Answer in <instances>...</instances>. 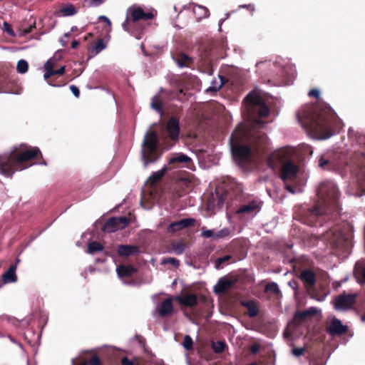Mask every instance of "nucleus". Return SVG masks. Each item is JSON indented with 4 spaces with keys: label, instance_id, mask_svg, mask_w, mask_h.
Returning a JSON list of instances; mask_svg holds the SVG:
<instances>
[{
    "label": "nucleus",
    "instance_id": "nucleus-1",
    "mask_svg": "<svg viewBox=\"0 0 365 365\" xmlns=\"http://www.w3.org/2000/svg\"><path fill=\"white\" fill-rule=\"evenodd\" d=\"M247 137V127L242 123L238 125L230 139L233 158L241 166L246 163H257L261 159L264 148L268 145V139L262 133L255 132L251 134L250 147L241 143Z\"/></svg>",
    "mask_w": 365,
    "mask_h": 365
},
{
    "label": "nucleus",
    "instance_id": "nucleus-2",
    "mask_svg": "<svg viewBox=\"0 0 365 365\" xmlns=\"http://www.w3.org/2000/svg\"><path fill=\"white\" fill-rule=\"evenodd\" d=\"M41 155L37 147L29 150H18L14 148L11 151L0 155V175L11 178L18 170H22L31 166L26 163L34 159L37 155Z\"/></svg>",
    "mask_w": 365,
    "mask_h": 365
},
{
    "label": "nucleus",
    "instance_id": "nucleus-3",
    "mask_svg": "<svg viewBox=\"0 0 365 365\" xmlns=\"http://www.w3.org/2000/svg\"><path fill=\"white\" fill-rule=\"evenodd\" d=\"M318 205L309 209L315 216L325 215L329 212V206L336 205L339 197V191L336 183L331 180L321 182L317 188Z\"/></svg>",
    "mask_w": 365,
    "mask_h": 365
},
{
    "label": "nucleus",
    "instance_id": "nucleus-4",
    "mask_svg": "<svg viewBox=\"0 0 365 365\" xmlns=\"http://www.w3.org/2000/svg\"><path fill=\"white\" fill-rule=\"evenodd\" d=\"M302 115L297 113V118L302 125L317 135L320 140L327 139L333 135L331 123L329 117L324 114L308 117L306 121L302 119Z\"/></svg>",
    "mask_w": 365,
    "mask_h": 365
},
{
    "label": "nucleus",
    "instance_id": "nucleus-5",
    "mask_svg": "<svg viewBox=\"0 0 365 365\" xmlns=\"http://www.w3.org/2000/svg\"><path fill=\"white\" fill-rule=\"evenodd\" d=\"M242 106L244 112L246 111L250 117L258 115L260 118H265L269 114V108L255 91H252L247 95L243 101Z\"/></svg>",
    "mask_w": 365,
    "mask_h": 365
},
{
    "label": "nucleus",
    "instance_id": "nucleus-6",
    "mask_svg": "<svg viewBox=\"0 0 365 365\" xmlns=\"http://www.w3.org/2000/svg\"><path fill=\"white\" fill-rule=\"evenodd\" d=\"M158 143L157 133L153 131L148 132L144 136L142 143L141 156L146 167L148 163H153L156 160L155 152Z\"/></svg>",
    "mask_w": 365,
    "mask_h": 365
},
{
    "label": "nucleus",
    "instance_id": "nucleus-7",
    "mask_svg": "<svg viewBox=\"0 0 365 365\" xmlns=\"http://www.w3.org/2000/svg\"><path fill=\"white\" fill-rule=\"evenodd\" d=\"M299 167L291 160L283 163L280 171V178L285 184V189L294 194L299 191V187L294 188L289 182L296 184L298 180Z\"/></svg>",
    "mask_w": 365,
    "mask_h": 365
},
{
    "label": "nucleus",
    "instance_id": "nucleus-8",
    "mask_svg": "<svg viewBox=\"0 0 365 365\" xmlns=\"http://www.w3.org/2000/svg\"><path fill=\"white\" fill-rule=\"evenodd\" d=\"M356 294L345 293L339 294L334 298V307L338 311H345L352 307L356 301Z\"/></svg>",
    "mask_w": 365,
    "mask_h": 365
},
{
    "label": "nucleus",
    "instance_id": "nucleus-9",
    "mask_svg": "<svg viewBox=\"0 0 365 365\" xmlns=\"http://www.w3.org/2000/svg\"><path fill=\"white\" fill-rule=\"evenodd\" d=\"M261 207L262 202L259 200H253L242 205L237 212L245 214L248 216H255L260 211Z\"/></svg>",
    "mask_w": 365,
    "mask_h": 365
},
{
    "label": "nucleus",
    "instance_id": "nucleus-10",
    "mask_svg": "<svg viewBox=\"0 0 365 365\" xmlns=\"http://www.w3.org/2000/svg\"><path fill=\"white\" fill-rule=\"evenodd\" d=\"M128 14L130 15L133 24H135L139 20H149L154 17L153 12H145L140 7H130Z\"/></svg>",
    "mask_w": 365,
    "mask_h": 365
},
{
    "label": "nucleus",
    "instance_id": "nucleus-11",
    "mask_svg": "<svg viewBox=\"0 0 365 365\" xmlns=\"http://www.w3.org/2000/svg\"><path fill=\"white\" fill-rule=\"evenodd\" d=\"M285 160V153L283 150L274 151L271 153L267 158V165L274 170L276 168L282 165Z\"/></svg>",
    "mask_w": 365,
    "mask_h": 365
},
{
    "label": "nucleus",
    "instance_id": "nucleus-12",
    "mask_svg": "<svg viewBox=\"0 0 365 365\" xmlns=\"http://www.w3.org/2000/svg\"><path fill=\"white\" fill-rule=\"evenodd\" d=\"M195 220L192 218H185L177 222H173L168 227V232L175 233L194 225Z\"/></svg>",
    "mask_w": 365,
    "mask_h": 365
},
{
    "label": "nucleus",
    "instance_id": "nucleus-13",
    "mask_svg": "<svg viewBox=\"0 0 365 365\" xmlns=\"http://www.w3.org/2000/svg\"><path fill=\"white\" fill-rule=\"evenodd\" d=\"M166 129L169 138L173 140H176L178 138L180 133L179 120L177 118L172 117L169 119L167 123Z\"/></svg>",
    "mask_w": 365,
    "mask_h": 365
},
{
    "label": "nucleus",
    "instance_id": "nucleus-14",
    "mask_svg": "<svg viewBox=\"0 0 365 365\" xmlns=\"http://www.w3.org/2000/svg\"><path fill=\"white\" fill-rule=\"evenodd\" d=\"M346 327L344 326L339 319L334 317L333 318L327 331L329 334L334 336L344 334L346 331Z\"/></svg>",
    "mask_w": 365,
    "mask_h": 365
},
{
    "label": "nucleus",
    "instance_id": "nucleus-15",
    "mask_svg": "<svg viewBox=\"0 0 365 365\" xmlns=\"http://www.w3.org/2000/svg\"><path fill=\"white\" fill-rule=\"evenodd\" d=\"M235 284V281L227 278H220L214 286L215 293H223L230 289Z\"/></svg>",
    "mask_w": 365,
    "mask_h": 365
},
{
    "label": "nucleus",
    "instance_id": "nucleus-16",
    "mask_svg": "<svg viewBox=\"0 0 365 365\" xmlns=\"http://www.w3.org/2000/svg\"><path fill=\"white\" fill-rule=\"evenodd\" d=\"M175 300L180 304L187 307H193L197 304V297L194 294H185L175 297Z\"/></svg>",
    "mask_w": 365,
    "mask_h": 365
},
{
    "label": "nucleus",
    "instance_id": "nucleus-17",
    "mask_svg": "<svg viewBox=\"0 0 365 365\" xmlns=\"http://www.w3.org/2000/svg\"><path fill=\"white\" fill-rule=\"evenodd\" d=\"M300 279L304 285L308 287H312L316 282L314 273L311 269H305L300 274Z\"/></svg>",
    "mask_w": 365,
    "mask_h": 365
},
{
    "label": "nucleus",
    "instance_id": "nucleus-18",
    "mask_svg": "<svg viewBox=\"0 0 365 365\" xmlns=\"http://www.w3.org/2000/svg\"><path fill=\"white\" fill-rule=\"evenodd\" d=\"M139 247L135 245H121L118 247V253L120 256L128 257L139 253Z\"/></svg>",
    "mask_w": 365,
    "mask_h": 365
},
{
    "label": "nucleus",
    "instance_id": "nucleus-19",
    "mask_svg": "<svg viewBox=\"0 0 365 365\" xmlns=\"http://www.w3.org/2000/svg\"><path fill=\"white\" fill-rule=\"evenodd\" d=\"M16 264H12L9 267L8 270L2 274V280L4 284L14 283L17 281V276L16 274Z\"/></svg>",
    "mask_w": 365,
    "mask_h": 365
},
{
    "label": "nucleus",
    "instance_id": "nucleus-20",
    "mask_svg": "<svg viewBox=\"0 0 365 365\" xmlns=\"http://www.w3.org/2000/svg\"><path fill=\"white\" fill-rule=\"evenodd\" d=\"M173 307L172 299L170 298L165 299L160 304L158 309V314L163 317L170 314L173 312Z\"/></svg>",
    "mask_w": 365,
    "mask_h": 365
},
{
    "label": "nucleus",
    "instance_id": "nucleus-21",
    "mask_svg": "<svg viewBox=\"0 0 365 365\" xmlns=\"http://www.w3.org/2000/svg\"><path fill=\"white\" fill-rule=\"evenodd\" d=\"M137 269L131 265H120L117 267L116 272L119 278L132 276Z\"/></svg>",
    "mask_w": 365,
    "mask_h": 365
},
{
    "label": "nucleus",
    "instance_id": "nucleus-22",
    "mask_svg": "<svg viewBox=\"0 0 365 365\" xmlns=\"http://www.w3.org/2000/svg\"><path fill=\"white\" fill-rule=\"evenodd\" d=\"M191 162V158L187 155L182 153H176L172 154L168 160V163L170 165L177 164V163H188Z\"/></svg>",
    "mask_w": 365,
    "mask_h": 365
},
{
    "label": "nucleus",
    "instance_id": "nucleus-23",
    "mask_svg": "<svg viewBox=\"0 0 365 365\" xmlns=\"http://www.w3.org/2000/svg\"><path fill=\"white\" fill-rule=\"evenodd\" d=\"M173 61L179 68L188 67L192 62V59L185 53H180L177 56H173Z\"/></svg>",
    "mask_w": 365,
    "mask_h": 365
},
{
    "label": "nucleus",
    "instance_id": "nucleus-24",
    "mask_svg": "<svg viewBox=\"0 0 365 365\" xmlns=\"http://www.w3.org/2000/svg\"><path fill=\"white\" fill-rule=\"evenodd\" d=\"M192 11L195 15L197 21L207 18L210 16V11L208 9L199 4H193Z\"/></svg>",
    "mask_w": 365,
    "mask_h": 365
},
{
    "label": "nucleus",
    "instance_id": "nucleus-25",
    "mask_svg": "<svg viewBox=\"0 0 365 365\" xmlns=\"http://www.w3.org/2000/svg\"><path fill=\"white\" fill-rule=\"evenodd\" d=\"M223 197L219 194L212 195L207 202V209L214 210L215 207H221L223 204Z\"/></svg>",
    "mask_w": 365,
    "mask_h": 365
},
{
    "label": "nucleus",
    "instance_id": "nucleus-26",
    "mask_svg": "<svg viewBox=\"0 0 365 365\" xmlns=\"http://www.w3.org/2000/svg\"><path fill=\"white\" fill-rule=\"evenodd\" d=\"M104 229L108 232H114L118 230L122 229V226H120L118 222V219L117 217L110 218L104 226Z\"/></svg>",
    "mask_w": 365,
    "mask_h": 365
},
{
    "label": "nucleus",
    "instance_id": "nucleus-27",
    "mask_svg": "<svg viewBox=\"0 0 365 365\" xmlns=\"http://www.w3.org/2000/svg\"><path fill=\"white\" fill-rule=\"evenodd\" d=\"M242 305L247 309L250 317H255L258 314V309L254 302L245 301L242 302Z\"/></svg>",
    "mask_w": 365,
    "mask_h": 365
},
{
    "label": "nucleus",
    "instance_id": "nucleus-28",
    "mask_svg": "<svg viewBox=\"0 0 365 365\" xmlns=\"http://www.w3.org/2000/svg\"><path fill=\"white\" fill-rule=\"evenodd\" d=\"M318 165L322 170H331L334 168L333 163L324 155L319 156Z\"/></svg>",
    "mask_w": 365,
    "mask_h": 365
},
{
    "label": "nucleus",
    "instance_id": "nucleus-29",
    "mask_svg": "<svg viewBox=\"0 0 365 365\" xmlns=\"http://www.w3.org/2000/svg\"><path fill=\"white\" fill-rule=\"evenodd\" d=\"M58 12L62 16H71L75 15L77 13V10L72 4H68L61 8Z\"/></svg>",
    "mask_w": 365,
    "mask_h": 365
},
{
    "label": "nucleus",
    "instance_id": "nucleus-30",
    "mask_svg": "<svg viewBox=\"0 0 365 365\" xmlns=\"http://www.w3.org/2000/svg\"><path fill=\"white\" fill-rule=\"evenodd\" d=\"M223 86V81L222 78L220 76V79H213L211 83L210 86L206 89V93H212V92H216L219 91L222 86Z\"/></svg>",
    "mask_w": 365,
    "mask_h": 365
},
{
    "label": "nucleus",
    "instance_id": "nucleus-31",
    "mask_svg": "<svg viewBox=\"0 0 365 365\" xmlns=\"http://www.w3.org/2000/svg\"><path fill=\"white\" fill-rule=\"evenodd\" d=\"M167 169V167L164 166L162 169L153 173L149 178V180L150 181V182L153 184L158 181L160 179H161L164 176Z\"/></svg>",
    "mask_w": 365,
    "mask_h": 365
},
{
    "label": "nucleus",
    "instance_id": "nucleus-32",
    "mask_svg": "<svg viewBox=\"0 0 365 365\" xmlns=\"http://www.w3.org/2000/svg\"><path fill=\"white\" fill-rule=\"evenodd\" d=\"M54 65V63L53 62L52 59L48 60L46 63L44 64V69L45 73L43 74V78L46 80L49 78L53 74V66Z\"/></svg>",
    "mask_w": 365,
    "mask_h": 365
},
{
    "label": "nucleus",
    "instance_id": "nucleus-33",
    "mask_svg": "<svg viewBox=\"0 0 365 365\" xmlns=\"http://www.w3.org/2000/svg\"><path fill=\"white\" fill-rule=\"evenodd\" d=\"M103 247L98 242H91L88 245V250L87 252L93 255L96 252H99L103 251Z\"/></svg>",
    "mask_w": 365,
    "mask_h": 365
},
{
    "label": "nucleus",
    "instance_id": "nucleus-34",
    "mask_svg": "<svg viewBox=\"0 0 365 365\" xmlns=\"http://www.w3.org/2000/svg\"><path fill=\"white\" fill-rule=\"evenodd\" d=\"M150 107L156 110L159 114H162V103L158 96H154L152 98Z\"/></svg>",
    "mask_w": 365,
    "mask_h": 365
},
{
    "label": "nucleus",
    "instance_id": "nucleus-35",
    "mask_svg": "<svg viewBox=\"0 0 365 365\" xmlns=\"http://www.w3.org/2000/svg\"><path fill=\"white\" fill-rule=\"evenodd\" d=\"M172 249L176 255H182L185 250V245L181 242H176L172 244Z\"/></svg>",
    "mask_w": 365,
    "mask_h": 365
},
{
    "label": "nucleus",
    "instance_id": "nucleus-36",
    "mask_svg": "<svg viewBox=\"0 0 365 365\" xmlns=\"http://www.w3.org/2000/svg\"><path fill=\"white\" fill-rule=\"evenodd\" d=\"M265 292H272L277 295L281 294L279 288L276 282H272L267 284L265 287Z\"/></svg>",
    "mask_w": 365,
    "mask_h": 365
},
{
    "label": "nucleus",
    "instance_id": "nucleus-37",
    "mask_svg": "<svg viewBox=\"0 0 365 365\" xmlns=\"http://www.w3.org/2000/svg\"><path fill=\"white\" fill-rule=\"evenodd\" d=\"M29 64L26 60H19L17 63L16 70L19 73H25L27 72Z\"/></svg>",
    "mask_w": 365,
    "mask_h": 365
},
{
    "label": "nucleus",
    "instance_id": "nucleus-38",
    "mask_svg": "<svg viewBox=\"0 0 365 365\" xmlns=\"http://www.w3.org/2000/svg\"><path fill=\"white\" fill-rule=\"evenodd\" d=\"M106 48V43L104 42L103 39L101 38V39L98 40V41L95 44L94 47H93V50L95 51V53L97 54V53H99L103 50H104Z\"/></svg>",
    "mask_w": 365,
    "mask_h": 365
},
{
    "label": "nucleus",
    "instance_id": "nucleus-39",
    "mask_svg": "<svg viewBox=\"0 0 365 365\" xmlns=\"http://www.w3.org/2000/svg\"><path fill=\"white\" fill-rule=\"evenodd\" d=\"M212 348L215 353H221L225 350V343L222 341H217L213 344Z\"/></svg>",
    "mask_w": 365,
    "mask_h": 365
},
{
    "label": "nucleus",
    "instance_id": "nucleus-40",
    "mask_svg": "<svg viewBox=\"0 0 365 365\" xmlns=\"http://www.w3.org/2000/svg\"><path fill=\"white\" fill-rule=\"evenodd\" d=\"M230 233V231L228 228H223L220 231L215 233V239L218 238H225L227 237Z\"/></svg>",
    "mask_w": 365,
    "mask_h": 365
},
{
    "label": "nucleus",
    "instance_id": "nucleus-41",
    "mask_svg": "<svg viewBox=\"0 0 365 365\" xmlns=\"http://www.w3.org/2000/svg\"><path fill=\"white\" fill-rule=\"evenodd\" d=\"M182 346L186 350H190L192 346V339L189 335H186L184 337Z\"/></svg>",
    "mask_w": 365,
    "mask_h": 365
},
{
    "label": "nucleus",
    "instance_id": "nucleus-42",
    "mask_svg": "<svg viewBox=\"0 0 365 365\" xmlns=\"http://www.w3.org/2000/svg\"><path fill=\"white\" fill-rule=\"evenodd\" d=\"M231 258L230 255H225L224 257H220L215 261V267L217 269L221 268V264L226 261L229 260Z\"/></svg>",
    "mask_w": 365,
    "mask_h": 365
},
{
    "label": "nucleus",
    "instance_id": "nucleus-43",
    "mask_svg": "<svg viewBox=\"0 0 365 365\" xmlns=\"http://www.w3.org/2000/svg\"><path fill=\"white\" fill-rule=\"evenodd\" d=\"M162 264H171L175 267H178L180 264V262L178 259H177L175 258L168 257V258H164L162 260Z\"/></svg>",
    "mask_w": 365,
    "mask_h": 365
},
{
    "label": "nucleus",
    "instance_id": "nucleus-44",
    "mask_svg": "<svg viewBox=\"0 0 365 365\" xmlns=\"http://www.w3.org/2000/svg\"><path fill=\"white\" fill-rule=\"evenodd\" d=\"M201 236L205 238H213L215 239V234L211 230H202L201 232Z\"/></svg>",
    "mask_w": 365,
    "mask_h": 365
},
{
    "label": "nucleus",
    "instance_id": "nucleus-45",
    "mask_svg": "<svg viewBox=\"0 0 365 365\" xmlns=\"http://www.w3.org/2000/svg\"><path fill=\"white\" fill-rule=\"evenodd\" d=\"M305 349L303 347L294 348L292 350V353L294 356L299 357L304 354Z\"/></svg>",
    "mask_w": 365,
    "mask_h": 365
},
{
    "label": "nucleus",
    "instance_id": "nucleus-46",
    "mask_svg": "<svg viewBox=\"0 0 365 365\" xmlns=\"http://www.w3.org/2000/svg\"><path fill=\"white\" fill-rule=\"evenodd\" d=\"M307 316H309V311L306 309L302 312H297L294 315V317L297 319H304Z\"/></svg>",
    "mask_w": 365,
    "mask_h": 365
},
{
    "label": "nucleus",
    "instance_id": "nucleus-47",
    "mask_svg": "<svg viewBox=\"0 0 365 365\" xmlns=\"http://www.w3.org/2000/svg\"><path fill=\"white\" fill-rule=\"evenodd\" d=\"M117 218L118 219V222L120 223V226H122V229L127 226L130 222L129 219L126 217H120Z\"/></svg>",
    "mask_w": 365,
    "mask_h": 365
},
{
    "label": "nucleus",
    "instance_id": "nucleus-48",
    "mask_svg": "<svg viewBox=\"0 0 365 365\" xmlns=\"http://www.w3.org/2000/svg\"><path fill=\"white\" fill-rule=\"evenodd\" d=\"M4 31L10 36H15V34L12 30L11 26L7 23H4Z\"/></svg>",
    "mask_w": 365,
    "mask_h": 365
},
{
    "label": "nucleus",
    "instance_id": "nucleus-49",
    "mask_svg": "<svg viewBox=\"0 0 365 365\" xmlns=\"http://www.w3.org/2000/svg\"><path fill=\"white\" fill-rule=\"evenodd\" d=\"M309 96L310 97H315L316 98H319L320 96V91L318 89H312L309 92Z\"/></svg>",
    "mask_w": 365,
    "mask_h": 365
},
{
    "label": "nucleus",
    "instance_id": "nucleus-50",
    "mask_svg": "<svg viewBox=\"0 0 365 365\" xmlns=\"http://www.w3.org/2000/svg\"><path fill=\"white\" fill-rule=\"evenodd\" d=\"M70 90L76 98L79 97L80 91L77 86L71 85L70 86Z\"/></svg>",
    "mask_w": 365,
    "mask_h": 365
},
{
    "label": "nucleus",
    "instance_id": "nucleus-51",
    "mask_svg": "<svg viewBox=\"0 0 365 365\" xmlns=\"http://www.w3.org/2000/svg\"><path fill=\"white\" fill-rule=\"evenodd\" d=\"M356 269H361V276L363 279V282L365 284V266L364 267H361V264L359 262H356Z\"/></svg>",
    "mask_w": 365,
    "mask_h": 365
},
{
    "label": "nucleus",
    "instance_id": "nucleus-52",
    "mask_svg": "<svg viewBox=\"0 0 365 365\" xmlns=\"http://www.w3.org/2000/svg\"><path fill=\"white\" fill-rule=\"evenodd\" d=\"M72 365H88V362L85 360L72 359Z\"/></svg>",
    "mask_w": 365,
    "mask_h": 365
},
{
    "label": "nucleus",
    "instance_id": "nucleus-53",
    "mask_svg": "<svg viewBox=\"0 0 365 365\" xmlns=\"http://www.w3.org/2000/svg\"><path fill=\"white\" fill-rule=\"evenodd\" d=\"M129 21H130L129 16H127L125 21L122 24V27H123V30L125 31H130V29L128 28Z\"/></svg>",
    "mask_w": 365,
    "mask_h": 365
},
{
    "label": "nucleus",
    "instance_id": "nucleus-54",
    "mask_svg": "<svg viewBox=\"0 0 365 365\" xmlns=\"http://www.w3.org/2000/svg\"><path fill=\"white\" fill-rule=\"evenodd\" d=\"M240 9H248L251 11L252 14L255 11V9L252 4H242L239 6Z\"/></svg>",
    "mask_w": 365,
    "mask_h": 365
},
{
    "label": "nucleus",
    "instance_id": "nucleus-55",
    "mask_svg": "<svg viewBox=\"0 0 365 365\" xmlns=\"http://www.w3.org/2000/svg\"><path fill=\"white\" fill-rule=\"evenodd\" d=\"M88 363L91 365H101L100 359L97 356H93Z\"/></svg>",
    "mask_w": 365,
    "mask_h": 365
},
{
    "label": "nucleus",
    "instance_id": "nucleus-56",
    "mask_svg": "<svg viewBox=\"0 0 365 365\" xmlns=\"http://www.w3.org/2000/svg\"><path fill=\"white\" fill-rule=\"evenodd\" d=\"M121 363L123 365H134L133 362L127 357H123Z\"/></svg>",
    "mask_w": 365,
    "mask_h": 365
},
{
    "label": "nucleus",
    "instance_id": "nucleus-57",
    "mask_svg": "<svg viewBox=\"0 0 365 365\" xmlns=\"http://www.w3.org/2000/svg\"><path fill=\"white\" fill-rule=\"evenodd\" d=\"M66 67L64 66H61L58 70H53L54 75H63L65 73Z\"/></svg>",
    "mask_w": 365,
    "mask_h": 365
},
{
    "label": "nucleus",
    "instance_id": "nucleus-58",
    "mask_svg": "<svg viewBox=\"0 0 365 365\" xmlns=\"http://www.w3.org/2000/svg\"><path fill=\"white\" fill-rule=\"evenodd\" d=\"M99 20H102L103 22H105L108 26H111V21L110 19L106 16H100L98 17Z\"/></svg>",
    "mask_w": 365,
    "mask_h": 365
},
{
    "label": "nucleus",
    "instance_id": "nucleus-59",
    "mask_svg": "<svg viewBox=\"0 0 365 365\" xmlns=\"http://www.w3.org/2000/svg\"><path fill=\"white\" fill-rule=\"evenodd\" d=\"M91 1V5L94 6H98L101 5L104 0H89Z\"/></svg>",
    "mask_w": 365,
    "mask_h": 365
},
{
    "label": "nucleus",
    "instance_id": "nucleus-60",
    "mask_svg": "<svg viewBox=\"0 0 365 365\" xmlns=\"http://www.w3.org/2000/svg\"><path fill=\"white\" fill-rule=\"evenodd\" d=\"M341 241H342V240H341V235H339L336 238L334 237V238L331 239L332 243L336 245H338L341 244Z\"/></svg>",
    "mask_w": 365,
    "mask_h": 365
},
{
    "label": "nucleus",
    "instance_id": "nucleus-61",
    "mask_svg": "<svg viewBox=\"0 0 365 365\" xmlns=\"http://www.w3.org/2000/svg\"><path fill=\"white\" fill-rule=\"evenodd\" d=\"M307 310L309 311V315H314L317 312V308L314 307H309Z\"/></svg>",
    "mask_w": 365,
    "mask_h": 365
},
{
    "label": "nucleus",
    "instance_id": "nucleus-62",
    "mask_svg": "<svg viewBox=\"0 0 365 365\" xmlns=\"http://www.w3.org/2000/svg\"><path fill=\"white\" fill-rule=\"evenodd\" d=\"M259 347L257 344H253L251 347V351L253 354H257L259 351Z\"/></svg>",
    "mask_w": 365,
    "mask_h": 365
},
{
    "label": "nucleus",
    "instance_id": "nucleus-63",
    "mask_svg": "<svg viewBox=\"0 0 365 365\" xmlns=\"http://www.w3.org/2000/svg\"><path fill=\"white\" fill-rule=\"evenodd\" d=\"M180 182L185 186H188L190 184V180L187 178H182L180 179Z\"/></svg>",
    "mask_w": 365,
    "mask_h": 365
},
{
    "label": "nucleus",
    "instance_id": "nucleus-64",
    "mask_svg": "<svg viewBox=\"0 0 365 365\" xmlns=\"http://www.w3.org/2000/svg\"><path fill=\"white\" fill-rule=\"evenodd\" d=\"M34 27H35V26H34V25H31V26H30L29 28L25 29L24 30V34L25 35V34H29V33L31 32V31H32L33 28H34Z\"/></svg>",
    "mask_w": 365,
    "mask_h": 365
}]
</instances>
